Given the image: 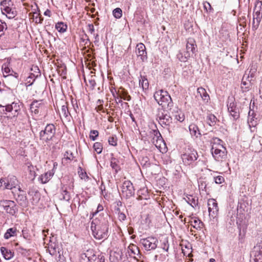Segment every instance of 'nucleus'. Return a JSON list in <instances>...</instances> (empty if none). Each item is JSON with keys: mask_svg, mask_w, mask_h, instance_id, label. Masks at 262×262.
<instances>
[{"mask_svg": "<svg viewBox=\"0 0 262 262\" xmlns=\"http://www.w3.org/2000/svg\"><path fill=\"white\" fill-rule=\"evenodd\" d=\"M110 216L105 214V216L97 218L91 223V229L95 238L98 239H106L108 237V220Z\"/></svg>", "mask_w": 262, "mask_h": 262, "instance_id": "1", "label": "nucleus"}, {"mask_svg": "<svg viewBox=\"0 0 262 262\" xmlns=\"http://www.w3.org/2000/svg\"><path fill=\"white\" fill-rule=\"evenodd\" d=\"M154 97L157 103L162 106V108H167L170 110L173 106L171 98L166 91H157L155 93Z\"/></svg>", "mask_w": 262, "mask_h": 262, "instance_id": "2", "label": "nucleus"}, {"mask_svg": "<svg viewBox=\"0 0 262 262\" xmlns=\"http://www.w3.org/2000/svg\"><path fill=\"white\" fill-rule=\"evenodd\" d=\"M23 105V103L18 100L17 101H14L11 104H6L4 105L0 104V108H3V112L5 115L7 113L12 112L13 116L11 118L13 119L16 118L20 114Z\"/></svg>", "mask_w": 262, "mask_h": 262, "instance_id": "3", "label": "nucleus"}, {"mask_svg": "<svg viewBox=\"0 0 262 262\" xmlns=\"http://www.w3.org/2000/svg\"><path fill=\"white\" fill-rule=\"evenodd\" d=\"M262 18V1H257L255 3L253 10V17L252 21V29L256 30L259 25Z\"/></svg>", "mask_w": 262, "mask_h": 262, "instance_id": "4", "label": "nucleus"}, {"mask_svg": "<svg viewBox=\"0 0 262 262\" xmlns=\"http://www.w3.org/2000/svg\"><path fill=\"white\" fill-rule=\"evenodd\" d=\"M56 127L53 124H48L46 125L44 130H42L39 133L40 139L43 142L48 143L51 141L55 136Z\"/></svg>", "mask_w": 262, "mask_h": 262, "instance_id": "5", "label": "nucleus"}, {"mask_svg": "<svg viewBox=\"0 0 262 262\" xmlns=\"http://www.w3.org/2000/svg\"><path fill=\"white\" fill-rule=\"evenodd\" d=\"M199 156L198 152L194 149L188 148L181 155L183 163L185 165H194Z\"/></svg>", "mask_w": 262, "mask_h": 262, "instance_id": "6", "label": "nucleus"}, {"mask_svg": "<svg viewBox=\"0 0 262 262\" xmlns=\"http://www.w3.org/2000/svg\"><path fill=\"white\" fill-rule=\"evenodd\" d=\"M157 119L162 125L169 126L172 123L171 117L163 108H159L156 114Z\"/></svg>", "mask_w": 262, "mask_h": 262, "instance_id": "7", "label": "nucleus"}, {"mask_svg": "<svg viewBox=\"0 0 262 262\" xmlns=\"http://www.w3.org/2000/svg\"><path fill=\"white\" fill-rule=\"evenodd\" d=\"M0 207H2L7 213L14 215L17 212L16 205L13 201L1 199Z\"/></svg>", "mask_w": 262, "mask_h": 262, "instance_id": "8", "label": "nucleus"}, {"mask_svg": "<svg viewBox=\"0 0 262 262\" xmlns=\"http://www.w3.org/2000/svg\"><path fill=\"white\" fill-rule=\"evenodd\" d=\"M122 194L124 197L128 199L135 194L133 185L130 181H125L122 185Z\"/></svg>", "mask_w": 262, "mask_h": 262, "instance_id": "9", "label": "nucleus"}, {"mask_svg": "<svg viewBox=\"0 0 262 262\" xmlns=\"http://www.w3.org/2000/svg\"><path fill=\"white\" fill-rule=\"evenodd\" d=\"M140 242L146 250H151L157 248L158 241L156 237L149 236L141 239Z\"/></svg>", "mask_w": 262, "mask_h": 262, "instance_id": "10", "label": "nucleus"}, {"mask_svg": "<svg viewBox=\"0 0 262 262\" xmlns=\"http://www.w3.org/2000/svg\"><path fill=\"white\" fill-rule=\"evenodd\" d=\"M213 157L216 161H221L226 157V149L224 146L220 147L213 146L211 149Z\"/></svg>", "mask_w": 262, "mask_h": 262, "instance_id": "11", "label": "nucleus"}, {"mask_svg": "<svg viewBox=\"0 0 262 262\" xmlns=\"http://www.w3.org/2000/svg\"><path fill=\"white\" fill-rule=\"evenodd\" d=\"M251 262H262V242L257 244L251 253Z\"/></svg>", "mask_w": 262, "mask_h": 262, "instance_id": "12", "label": "nucleus"}, {"mask_svg": "<svg viewBox=\"0 0 262 262\" xmlns=\"http://www.w3.org/2000/svg\"><path fill=\"white\" fill-rule=\"evenodd\" d=\"M227 107L228 112L234 120H236L239 117V110L237 107L236 103L233 98H229L228 99Z\"/></svg>", "mask_w": 262, "mask_h": 262, "instance_id": "13", "label": "nucleus"}, {"mask_svg": "<svg viewBox=\"0 0 262 262\" xmlns=\"http://www.w3.org/2000/svg\"><path fill=\"white\" fill-rule=\"evenodd\" d=\"M19 193H17V196L15 195L16 192L12 191V193L15 197V200L18 204L23 207H26L28 205V201L26 194L21 189L20 187L18 188Z\"/></svg>", "mask_w": 262, "mask_h": 262, "instance_id": "14", "label": "nucleus"}, {"mask_svg": "<svg viewBox=\"0 0 262 262\" xmlns=\"http://www.w3.org/2000/svg\"><path fill=\"white\" fill-rule=\"evenodd\" d=\"M207 205L210 217L214 219L219 212V207L216 201L213 199H209Z\"/></svg>", "mask_w": 262, "mask_h": 262, "instance_id": "15", "label": "nucleus"}, {"mask_svg": "<svg viewBox=\"0 0 262 262\" xmlns=\"http://www.w3.org/2000/svg\"><path fill=\"white\" fill-rule=\"evenodd\" d=\"M18 181L16 177L9 176L4 180V188L7 189H13L18 185Z\"/></svg>", "mask_w": 262, "mask_h": 262, "instance_id": "16", "label": "nucleus"}, {"mask_svg": "<svg viewBox=\"0 0 262 262\" xmlns=\"http://www.w3.org/2000/svg\"><path fill=\"white\" fill-rule=\"evenodd\" d=\"M136 54L142 61L147 59L146 48L143 43L138 44L136 46Z\"/></svg>", "mask_w": 262, "mask_h": 262, "instance_id": "17", "label": "nucleus"}, {"mask_svg": "<svg viewBox=\"0 0 262 262\" xmlns=\"http://www.w3.org/2000/svg\"><path fill=\"white\" fill-rule=\"evenodd\" d=\"M186 53L189 54V56H192L196 52V45L194 40L192 38H189L186 47Z\"/></svg>", "mask_w": 262, "mask_h": 262, "instance_id": "18", "label": "nucleus"}, {"mask_svg": "<svg viewBox=\"0 0 262 262\" xmlns=\"http://www.w3.org/2000/svg\"><path fill=\"white\" fill-rule=\"evenodd\" d=\"M154 137L152 138V142L157 147L161 145V143L163 142V138L158 130H154Z\"/></svg>", "mask_w": 262, "mask_h": 262, "instance_id": "19", "label": "nucleus"}, {"mask_svg": "<svg viewBox=\"0 0 262 262\" xmlns=\"http://www.w3.org/2000/svg\"><path fill=\"white\" fill-rule=\"evenodd\" d=\"M1 11L2 13L6 15V16L9 19L14 18L17 14V12L13 6L10 8H7L6 9L2 10Z\"/></svg>", "mask_w": 262, "mask_h": 262, "instance_id": "20", "label": "nucleus"}, {"mask_svg": "<svg viewBox=\"0 0 262 262\" xmlns=\"http://www.w3.org/2000/svg\"><path fill=\"white\" fill-rule=\"evenodd\" d=\"M1 252L4 258L6 260H10L14 256V252L4 247L1 248Z\"/></svg>", "mask_w": 262, "mask_h": 262, "instance_id": "21", "label": "nucleus"}, {"mask_svg": "<svg viewBox=\"0 0 262 262\" xmlns=\"http://www.w3.org/2000/svg\"><path fill=\"white\" fill-rule=\"evenodd\" d=\"M255 70H254L252 71V69H251L248 74L247 71H246L244 75L243 80H246L249 82L250 85H252L254 81V78L255 77Z\"/></svg>", "mask_w": 262, "mask_h": 262, "instance_id": "22", "label": "nucleus"}, {"mask_svg": "<svg viewBox=\"0 0 262 262\" xmlns=\"http://www.w3.org/2000/svg\"><path fill=\"white\" fill-rule=\"evenodd\" d=\"M53 175L54 172L52 171H48L40 176L39 180L43 184L46 183L49 181Z\"/></svg>", "mask_w": 262, "mask_h": 262, "instance_id": "23", "label": "nucleus"}, {"mask_svg": "<svg viewBox=\"0 0 262 262\" xmlns=\"http://www.w3.org/2000/svg\"><path fill=\"white\" fill-rule=\"evenodd\" d=\"M61 117H63L66 120H70V114L69 112L67 105H62L59 113Z\"/></svg>", "mask_w": 262, "mask_h": 262, "instance_id": "24", "label": "nucleus"}, {"mask_svg": "<svg viewBox=\"0 0 262 262\" xmlns=\"http://www.w3.org/2000/svg\"><path fill=\"white\" fill-rule=\"evenodd\" d=\"M139 85L141 86L143 90H147L149 86L148 81L145 75H140V78L139 79Z\"/></svg>", "mask_w": 262, "mask_h": 262, "instance_id": "25", "label": "nucleus"}, {"mask_svg": "<svg viewBox=\"0 0 262 262\" xmlns=\"http://www.w3.org/2000/svg\"><path fill=\"white\" fill-rule=\"evenodd\" d=\"M189 129L190 134L192 136H194L195 137L198 138L201 135L199 127L196 125L194 124H190L189 126Z\"/></svg>", "mask_w": 262, "mask_h": 262, "instance_id": "26", "label": "nucleus"}, {"mask_svg": "<svg viewBox=\"0 0 262 262\" xmlns=\"http://www.w3.org/2000/svg\"><path fill=\"white\" fill-rule=\"evenodd\" d=\"M17 235L16 228H10L8 229L4 234V238L6 239L11 237L15 236Z\"/></svg>", "mask_w": 262, "mask_h": 262, "instance_id": "27", "label": "nucleus"}, {"mask_svg": "<svg viewBox=\"0 0 262 262\" xmlns=\"http://www.w3.org/2000/svg\"><path fill=\"white\" fill-rule=\"evenodd\" d=\"M197 93L200 95V97L203 100L208 101V100L209 99V95L206 92V90L203 88H199L197 90Z\"/></svg>", "mask_w": 262, "mask_h": 262, "instance_id": "28", "label": "nucleus"}, {"mask_svg": "<svg viewBox=\"0 0 262 262\" xmlns=\"http://www.w3.org/2000/svg\"><path fill=\"white\" fill-rule=\"evenodd\" d=\"M49 251L51 255H55L57 252L59 253V246L54 243H51L49 246Z\"/></svg>", "mask_w": 262, "mask_h": 262, "instance_id": "29", "label": "nucleus"}, {"mask_svg": "<svg viewBox=\"0 0 262 262\" xmlns=\"http://www.w3.org/2000/svg\"><path fill=\"white\" fill-rule=\"evenodd\" d=\"M217 121V119L213 114H210L207 115L206 121L207 124L210 126H212L215 125Z\"/></svg>", "mask_w": 262, "mask_h": 262, "instance_id": "30", "label": "nucleus"}, {"mask_svg": "<svg viewBox=\"0 0 262 262\" xmlns=\"http://www.w3.org/2000/svg\"><path fill=\"white\" fill-rule=\"evenodd\" d=\"M89 252V251H88ZM89 253H83L81 255V262H93L94 260V258L96 256L93 254L92 256H89Z\"/></svg>", "mask_w": 262, "mask_h": 262, "instance_id": "31", "label": "nucleus"}, {"mask_svg": "<svg viewBox=\"0 0 262 262\" xmlns=\"http://www.w3.org/2000/svg\"><path fill=\"white\" fill-rule=\"evenodd\" d=\"M174 117L176 119L181 122H183L185 119L184 113L178 108H177V110L175 111Z\"/></svg>", "mask_w": 262, "mask_h": 262, "instance_id": "32", "label": "nucleus"}, {"mask_svg": "<svg viewBox=\"0 0 262 262\" xmlns=\"http://www.w3.org/2000/svg\"><path fill=\"white\" fill-rule=\"evenodd\" d=\"M190 57V56H189V54L186 53L185 51L183 53L182 52H179V53L177 54V58L181 62L186 61L188 58Z\"/></svg>", "mask_w": 262, "mask_h": 262, "instance_id": "33", "label": "nucleus"}, {"mask_svg": "<svg viewBox=\"0 0 262 262\" xmlns=\"http://www.w3.org/2000/svg\"><path fill=\"white\" fill-rule=\"evenodd\" d=\"M55 28L59 32L62 33L66 31L67 26L62 22H58L56 24Z\"/></svg>", "mask_w": 262, "mask_h": 262, "instance_id": "34", "label": "nucleus"}, {"mask_svg": "<svg viewBox=\"0 0 262 262\" xmlns=\"http://www.w3.org/2000/svg\"><path fill=\"white\" fill-rule=\"evenodd\" d=\"M190 225L194 228L201 229L202 228L204 224L199 219H194L190 222Z\"/></svg>", "mask_w": 262, "mask_h": 262, "instance_id": "35", "label": "nucleus"}, {"mask_svg": "<svg viewBox=\"0 0 262 262\" xmlns=\"http://www.w3.org/2000/svg\"><path fill=\"white\" fill-rule=\"evenodd\" d=\"M13 6V2L11 0H3L1 2V9L4 10L7 8L11 7Z\"/></svg>", "mask_w": 262, "mask_h": 262, "instance_id": "36", "label": "nucleus"}, {"mask_svg": "<svg viewBox=\"0 0 262 262\" xmlns=\"http://www.w3.org/2000/svg\"><path fill=\"white\" fill-rule=\"evenodd\" d=\"M119 95L121 99H123L124 100L129 101L131 99V97L128 95V93L124 89L120 92Z\"/></svg>", "mask_w": 262, "mask_h": 262, "instance_id": "37", "label": "nucleus"}, {"mask_svg": "<svg viewBox=\"0 0 262 262\" xmlns=\"http://www.w3.org/2000/svg\"><path fill=\"white\" fill-rule=\"evenodd\" d=\"M93 148L98 154H100L102 152L103 145L100 142H96L93 145Z\"/></svg>", "mask_w": 262, "mask_h": 262, "instance_id": "38", "label": "nucleus"}, {"mask_svg": "<svg viewBox=\"0 0 262 262\" xmlns=\"http://www.w3.org/2000/svg\"><path fill=\"white\" fill-rule=\"evenodd\" d=\"M222 142L223 141L222 140L216 137L213 138L210 141V143L212 144V147L214 145L215 146L220 147V146H223L222 144Z\"/></svg>", "mask_w": 262, "mask_h": 262, "instance_id": "39", "label": "nucleus"}, {"mask_svg": "<svg viewBox=\"0 0 262 262\" xmlns=\"http://www.w3.org/2000/svg\"><path fill=\"white\" fill-rule=\"evenodd\" d=\"M114 16L116 18H120L122 15V11L119 8L115 9L113 11Z\"/></svg>", "mask_w": 262, "mask_h": 262, "instance_id": "40", "label": "nucleus"}, {"mask_svg": "<svg viewBox=\"0 0 262 262\" xmlns=\"http://www.w3.org/2000/svg\"><path fill=\"white\" fill-rule=\"evenodd\" d=\"M111 166L112 168L117 172L119 169V166L116 162V159L115 158H112L111 161Z\"/></svg>", "mask_w": 262, "mask_h": 262, "instance_id": "41", "label": "nucleus"}, {"mask_svg": "<svg viewBox=\"0 0 262 262\" xmlns=\"http://www.w3.org/2000/svg\"><path fill=\"white\" fill-rule=\"evenodd\" d=\"M108 142L110 145L116 146L117 145V139L116 136L109 137Z\"/></svg>", "mask_w": 262, "mask_h": 262, "instance_id": "42", "label": "nucleus"}, {"mask_svg": "<svg viewBox=\"0 0 262 262\" xmlns=\"http://www.w3.org/2000/svg\"><path fill=\"white\" fill-rule=\"evenodd\" d=\"M28 169L29 171V178L31 179H34L35 177V172L34 170L33 166L30 165L28 166Z\"/></svg>", "mask_w": 262, "mask_h": 262, "instance_id": "43", "label": "nucleus"}, {"mask_svg": "<svg viewBox=\"0 0 262 262\" xmlns=\"http://www.w3.org/2000/svg\"><path fill=\"white\" fill-rule=\"evenodd\" d=\"M99 135V132L98 131L96 130H92L90 131V138L93 140L95 141L96 140L97 137Z\"/></svg>", "mask_w": 262, "mask_h": 262, "instance_id": "44", "label": "nucleus"}, {"mask_svg": "<svg viewBox=\"0 0 262 262\" xmlns=\"http://www.w3.org/2000/svg\"><path fill=\"white\" fill-rule=\"evenodd\" d=\"M64 157L65 159L70 161L74 160L75 159L73 152L70 151H67L64 154Z\"/></svg>", "mask_w": 262, "mask_h": 262, "instance_id": "45", "label": "nucleus"}, {"mask_svg": "<svg viewBox=\"0 0 262 262\" xmlns=\"http://www.w3.org/2000/svg\"><path fill=\"white\" fill-rule=\"evenodd\" d=\"M62 198L61 200L69 201L71 199L70 193L66 190H63L62 193Z\"/></svg>", "mask_w": 262, "mask_h": 262, "instance_id": "46", "label": "nucleus"}, {"mask_svg": "<svg viewBox=\"0 0 262 262\" xmlns=\"http://www.w3.org/2000/svg\"><path fill=\"white\" fill-rule=\"evenodd\" d=\"M7 29V26L6 23H2L0 20V37L4 35V30Z\"/></svg>", "mask_w": 262, "mask_h": 262, "instance_id": "47", "label": "nucleus"}, {"mask_svg": "<svg viewBox=\"0 0 262 262\" xmlns=\"http://www.w3.org/2000/svg\"><path fill=\"white\" fill-rule=\"evenodd\" d=\"M2 69L3 70V72H4V73H6V74H8V76H13L12 75V74L11 73L13 72V71H11V69L8 67V66H5V67L3 66L2 67Z\"/></svg>", "mask_w": 262, "mask_h": 262, "instance_id": "48", "label": "nucleus"}, {"mask_svg": "<svg viewBox=\"0 0 262 262\" xmlns=\"http://www.w3.org/2000/svg\"><path fill=\"white\" fill-rule=\"evenodd\" d=\"M117 211L118 212V217L119 220L120 221H124L126 217L125 214L124 213L121 212L119 208H117Z\"/></svg>", "mask_w": 262, "mask_h": 262, "instance_id": "49", "label": "nucleus"}, {"mask_svg": "<svg viewBox=\"0 0 262 262\" xmlns=\"http://www.w3.org/2000/svg\"><path fill=\"white\" fill-rule=\"evenodd\" d=\"M161 247L165 251H168L169 248V244L167 238L164 239L162 244Z\"/></svg>", "mask_w": 262, "mask_h": 262, "instance_id": "50", "label": "nucleus"}, {"mask_svg": "<svg viewBox=\"0 0 262 262\" xmlns=\"http://www.w3.org/2000/svg\"><path fill=\"white\" fill-rule=\"evenodd\" d=\"M214 181L216 184H220L224 182V178L222 176H219L214 178Z\"/></svg>", "mask_w": 262, "mask_h": 262, "instance_id": "51", "label": "nucleus"}, {"mask_svg": "<svg viewBox=\"0 0 262 262\" xmlns=\"http://www.w3.org/2000/svg\"><path fill=\"white\" fill-rule=\"evenodd\" d=\"M36 102H32L30 105V110L32 112L34 113L35 114H37L39 113L38 108H35Z\"/></svg>", "mask_w": 262, "mask_h": 262, "instance_id": "52", "label": "nucleus"}, {"mask_svg": "<svg viewBox=\"0 0 262 262\" xmlns=\"http://www.w3.org/2000/svg\"><path fill=\"white\" fill-rule=\"evenodd\" d=\"M203 5L204 8L206 10L207 12H208V11H211V10H212V8L209 3L205 2L204 3Z\"/></svg>", "mask_w": 262, "mask_h": 262, "instance_id": "53", "label": "nucleus"}, {"mask_svg": "<svg viewBox=\"0 0 262 262\" xmlns=\"http://www.w3.org/2000/svg\"><path fill=\"white\" fill-rule=\"evenodd\" d=\"M247 81H248L247 80H243V78L242 81V84H243L245 86H246L245 89H247L248 90H249L250 89V87L252 85H250V82H248Z\"/></svg>", "mask_w": 262, "mask_h": 262, "instance_id": "54", "label": "nucleus"}, {"mask_svg": "<svg viewBox=\"0 0 262 262\" xmlns=\"http://www.w3.org/2000/svg\"><path fill=\"white\" fill-rule=\"evenodd\" d=\"M89 82L90 85L93 88H94L95 87V86L96 85V83L95 80L92 77H91V79H89Z\"/></svg>", "mask_w": 262, "mask_h": 262, "instance_id": "55", "label": "nucleus"}, {"mask_svg": "<svg viewBox=\"0 0 262 262\" xmlns=\"http://www.w3.org/2000/svg\"><path fill=\"white\" fill-rule=\"evenodd\" d=\"M103 207L102 205L99 204L97 206V211L95 212V214L97 213L98 212L103 210Z\"/></svg>", "mask_w": 262, "mask_h": 262, "instance_id": "56", "label": "nucleus"}, {"mask_svg": "<svg viewBox=\"0 0 262 262\" xmlns=\"http://www.w3.org/2000/svg\"><path fill=\"white\" fill-rule=\"evenodd\" d=\"M133 247H134V249L132 248V249H130V250L132 251V253H134V254H136V252H139V250L138 249V248L136 246H133Z\"/></svg>", "mask_w": 262, "mask_h": 262, "instance_id": "57", "label": "nucleus"}, {"mask_svg": "<svg viewBox=\"0 0 262 262\" xmlns=\"http://www.w3.org/2000/svg\"><path fill=\"white\" fill-rule=\"evenodd\" d=\"M40 15V14L38 12H33V16L35 18L36 22H37L38 17Z\"/></svg>", "mask_w": 262, "mask_h": 262, "instance_id": "58", "label": "nucleus"}, {"mask_svg": "<svg viewBox=\"0 0 262 262\" xmlns=\"http://www.w3.org/2000/svg\"><path fill=\"white\" fill-rule=\"evenodd\" d=\"M253 114H254V111H251V110L249 111V114H248L249 119H250L251 120L253 119V117L252 116H253Z\"/></svg>", "mask_w": 262, "mask_h": 262, "instance_id": "59", "label": "nucleus"}, {"mask_svg": "<svg viewBox=\"0 0 262 262\" xmlns=\"http://www.w3.org/2000/svg\"><path fill=\"white\" fill-rule=\"evenodd\" d=\"M51 11L47 9L45 12L44 15L48 16H50Z\"/></svg>", "mask_w": 262, "mask_h": 262, "instance_id": "60", "label": "nucleus"}, {"mask_svg": "<svg viewBox=\"0 0 262 262\" xmlns=\"http://www.w3.org/2000/svg\"><path fill=\"white\" fill-rule=\"evenodd\" d=\"M4 180H5V179H1L0 180V187L4 186Z\"/></svg>", "mask_w": 262, "mask_h": 262, "instance_id": "61", "label": "nucleus"}, {"mask_svg": "<svg viewBox=\"0 0 262 262\" xmlns=\"http://www.w3.org/2000/svg\"><path fill=\"white\" fill-rule=\"evenodd\" d=\"M43 20V18L40 16V15L38 17L37 22L38 23H41Z\"/></svg>", "mask_w": 262, "mask_h": 262, "instance_id": "62", "label": "nucleus"}, {"mask_svg": "<svg viewBox=\"0 0 262 262\" xmlns=\"http://www.w3.org/2000/svg\"><path fill=\"white\" fill-rule=\"evenodd\" d=\"M32 102H36V104H35V108H38L39 107V105L40 104V103H38V102L37 100H34Z\"/></svg>", "mask_w": 262, "mask_h": 262, "instance_id": "63", "label": "nucleus"}, {"mask_svg": "<svg viewBox=\"0 0 262 262\" xmlns=\"http://www.w3.org/2000/svg\"><path fill=\"white\" fill-rule=\"evenodd\" d=\"M208 137H210L209 134H205L204 135V138L207 139Z\"/></svg>", "mask_w": 262, "mask_h": 262, "instance_id": "64", "label": "nucleus"}]
</instances>
